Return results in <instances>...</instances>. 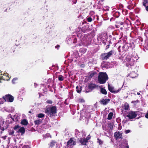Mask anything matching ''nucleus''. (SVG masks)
<instances>
[{"mask_svg":"<svg viewBox=\"0 0 148 148\" xmlns=\"http://www.w3.org/2000/svg\"><path fill=\"white\" fill-rule=\"evenodd\" d=\"M108 79V75L106 73L100 72L99 73L98 80L99 84H105Z\"/></svg>","mask_w":148,"mask_h":148,"instance_id":"obj_1","label":"nucleus"},{"mask_svg":"<svg viewBox=\"0 0 148 148\" xmlns=\"http://www.w3.org/2000/svg\"><path fill=\"white\" fill-rule=\"evenodd\" d=\"M45 112L50 116H53L56 113V108L55 106L49 107L46 109Z\"/></svg>","mask_w":148,"mask_h":148,"instance_id":"obj_2","label":"nucleus"},{"mask_svg":"<svg viewBox=\"0 0 148 148\" xmlns=\"http://www.w3.org/2000/svg\"><path fill=\"white\" fill-rule=\"evenodd\" d=\"M113 52L112 50L108 53H102L101 56V58L103 60H107L112 55Z\"/></svg>","mask_w":148,"mask_h":148,"instance_id":"obj_3","label":"nucleus"},{"mask_svg":"<svg viewBox=\"0 0 148 148\" xmlns=\"http://www.w3.org/2000/svg\"><path fill=\"white\" fill-rule=\"evenodd\" d=\"M3 98L5 102H13L14 99L13 96L9 94L5 95Z\"/></svg>","mask_w":148,"mask_h":148,"instance_id":"obj_4","label":"nucleus"},{"mask_svg":"<svg viewBox=\"0 0 148 148\" xmlns=\"http://www.w3.org/2000/svg\"><path fill=\"white\" fill-rule=\"evenodd\" d=\"M128 114L126 115V117L130 119H132L135 118L137 116V114L134 112L130 111L127 113Z\"/></svg>","mask_w":148,"mask_h":148,"instance_id":"obj_5","label":"nucleus"},{"mask_svg":"<svg viewBox=\"0 0 148 148\" xmlns=\"http://www.w3.org/2000/svg\"><path fill=\"white\" fill-rule=\"evenodd\" d=\"M108 88L109 91L112 93H116L119 92L121 90V88H119L117 90H114V87L108 85Z\"/></svg>","mask_w":148,"mask_h":148,"instance_id":"obj_6","label":"nucleus"},{"mask_svg":"<svg viewBox=\"0 0 148 148\" xmlns=\"http://www.w3.org/2000/svg\"><path fill=\"white\" fill-rule=\"evenodd\" d=\"M76 144V143L74 140L73 138H71L67 142V146H69L72 145H75Z\"/></svg>","mask_w":148,"mask_h":148,"instance_id":"obj_7","label":"nucleus"},{"mask_svg":"<svg viewBox=\"0 0 148 148\" xmlns=\"http://www.w3.org/2000/svg\"><path fill=\"white\" fill-rule=\"evenodd\" d=\"M122 134L119 132H115L114 134V136L116 139L122 138Z\"/></svg>","mask_w":148,"mask_h":148,"instance_id":"obj_8","label":"nucleus"},{"mask_svg":"<svg viewBox=\"0 0 148 148\" xmlns=\"http://www.w3.org/2000/svg\"><path fill=\"white\" fill-rule=\"evenodd\" d=\"M98 87V85L92 83H90V84H89L88 87V89H90L91 90H92L97 88Z\"/></svg>","mask_w":148,"mask_h":148,"instance_id":"obj_9","label":"nucleus"},{"mask_svg":"<svg viewBox=\"0 0 148 148\" xmlns=\"http://www.w3.org/2000/svg\"><path fill=\"white\" fill-rule=\"evenodd\" d=\"M129 105L127 103H125L122 106V109L123 111L129 110Z\"/></svg>","mask_w":148,"mask_h":148,"instance_id":"obj_10","label":"nucleus"},{"mask_svg":"<svg viewBox=\"0 0 148 148\" xmlns=\"http://www.w3.org/2000/svg\"><path fill=\"white\" fill-rule=\"evenodd\" d=\"M88 139L87 138H81L80 140V142L82 145H85L87 142Z\"/></svg>","mask_w":148,"mask_h":148,"instance_id":"obj_11","label":"nucleus"},{"mask_svg":"<svg viewBox=\"0 0 148 148\" xmlns=\"http://www.w3.org/2000/svg\"><path fill=\"white\" fill-rule=\"evenodd\" d=\"M88 26H84L83 27L82 29V31L84 33L87 32L89 30L88 29Z\"/></svg>","mask_w":148,"mask_h":148,"instance_id":"obj_12","label":"nucleus"},{"mask_svg":"<svg viewBox=\"0 0 148 148\" xmlns=\"http://www.w3.org/2000/svg\"><path fill=\"white\" fill-rule=\"evenodd\" d=\"M25 130L23 127H21L19 128L17 131L18 133L20 132L21 133V135H23L25 132Z\"/></svg>","mask_w":148,"mask_h":148,"instance_id":"obj_13","label":"nucleus"},{"mask_svg":"<svg viewBox=\"0 0 148 148\" xmlns=\"http://www.w3.org/2000/svg\"><path fill=\"white\" fill-rule=\"evenodd\" d=\"M137 75V74L135 72H131L129 75L130 77L132 78H134L136 77Z\"/></svg>","mask_w":148,"mask_h":148,"instance_id":"obj_14","label":"nucleus"},{"mask_svg":"<svg viewBox=\"0 0 148 148\" xmlns=\"http://www.w3.org/2000/svg\"><path fill=\"white\" fill-rule=\"evenodd\" d=\"M113 15L114 16L118 18L120 15V13L119 12H114L113 13Z\"/></svg>","mask_w":148,"mask_h":148,"instance_id":"obj_15","label":"nucleus"},{"mask_svg":"<svg viewBox=\"0 0 148 148\" xmlns=\"http://www.w3.org/2000/svg\"><path fill=\"white\" fill-rule=\"evenodd\" d=\"M82 86H77L76 87V90L77 92L80 93L82 91Z\"/></svg>","mask_w":148,"mask_h":148,"instance_id":"obj_16","label":"nucleus"},{"mask_svg":"<svg viewBox=\"0 0 148 148\" xmlns=\"http://www.w3.org/2000/svg\"><path fill=\"white\" fill-rule=\"evenodd\" d=\"M56 144V142L55 141L52 140L49 144V147H51V148H52L54 145H55Z\"/></svg>","mask_w":148,"mask_h":148,"instance_id":"obj_17","label":"nucleus"},{"mask_svg":"<svg viewBox=\"0 0 148 148\" xmlns=\"http://www.w3.org/2000/svg\"><path fill=\"white\" fill-rule=\"evenodd\" d=\"M21 123L22 125H26L28 124V122L27 120L25 119H24L21 121Z\"/></svg>","mask_w":148,"mask_h":148,"instance_id":"obj_18","label":"nucleus"},{"mask_svg":"<svg viewBox=\"0 0 148 148\" xmlns=\"http://www.w3.org/2000/svg\"><path fill=\"white\" fill-rule=\"evenodd\" d=\"M101 92L104 95H106L107 94V92L106 90L102 88H101Z\"/></svg>","mask_w":148,"mask_h":148,"instance_id":"obj_19","label":"nucleus"},{"mask_svg":"<svg viewBox=\"0 0 148 148\" xmlns=\"http://www.w3.org/2000/svg\"><path fill=\"white\" fill-rule=\"evenodd\" d=\"M96 74V73L95 71H92L90 73L89 75V78H91L93 77L94 75Z\"/></svg>","mask_w":148,"mask_h":148,"instance_id":"obj_20","label":"nucleus"},{"mask_svg":"<svg viewBox=\"0 0 148 148\" xmlns=\"http://www.w3.org/2000/svg\"><path fill=\"white\" fill-rule=\"evenodd\" d=\"M86 51V49L84 48H82L80 49L79 51L83 53H84Z\"/></svg>","mask_w":148,"mask_h":148,"instance_id":"obj_21","label":"nucleus"},{"mask_svg":"<svg viewBox=\"0 0 148 148\" xmlns=\"http://www.w3.org/2000/svg\"><path fill=\"white\" fill-rule=\"evenodd\" d=\"M58 79L60 81H62L64 79V77L62 75H58Z\"/></svg>","mask_w":148,"mask_h":148,"instance_id":"obj_22","label":"nucleus"},{"mask_svg":"<svg viewBox=\"0 0 148 148\" xmlns=\"http://www.w3.org/2000/svg\"><path fill=\"white\" fill-rule=\"evenodd\" d=\"M113 113L112 112H110L109 113L108 116V120L111 119L112 117L113 116Z\"/></svg>","mask_w":148,"mask_h":148,"instance_id":"obj_23","label":"nucleus"},{"mask_svg":"<svg viewBox=\"0 0 148 148\" xmlns=\"http://www.w3.org/2000/svg\"><path fill=\"white\" fill-rule=\"evenodd\" d=\"M131 44L130 43H129L128 45V44H126L125 45H124L122 48H123V49H124L125 47H127V50L128 49H129V47H130V46H131Z\"/></svg>","mask_w":148,"mask_h":148,"instance_id":"obj_24","label":"nucleus"},{"mask_svg":"<svg viewBox=\"0 0 148 148\" xmlns=\"http://www.w3.org/2000/svg\"><path fill=\"white\" fill-rule=\"evenodd\" d=\"M146 4H148V0H143L142 4L143 6H145Z\"/></svg>","mask_w":148,"mask_h":148,"instance_id":"obj_25","label":"nucleus"},{"mask_svg":"<svg viewBox=\"0 0 148 148\" xmlns=\"http://www.w3.org/2000/svg\"><path fill=\"white\" fill-rule=\"evenodd\" d=\"M41 123L40 120H38L34 121V124L35 125H38L40 124Z\"/></svg>","mask_w":148,"mask_h":148,"instance_id":"obj_26","label":"nucleus"},{"mask_svg":"<svg viewBox=\"0 0 148 148\" xmlns=\"http://www.w3.org/2000/svg\"><path fill=\"white\" fill-rule=\"evenodd\" d=\"M45 116V114H42L40 113L38 114V116L39 118H42Z\"/></svg>","mask_w":148,"mask_h":148,"instance_id":"obj_27","label":"nucleus"},{"mask_svg":"<svg viewBox=\"0 0 148 148\" xmlns=\"http://www.w3.org/2000/svg\"><path fill=\"white\" fill-rule=\"evenodd\" d=\"M110 99H106L105 100L103 99L101 100L100 102H109L110 101Z\"/></svg>","mask_w":148,"mask_h":148,"instance_id":"obj_28","label":"nucleus"},{"mask_svg":"<svg viewBox=\"0 0 148 148\" xmlns=\"http://www.w3.org/2000/svg\"><path fill=\"white\" fill-rule=\"evenodd\" d=\"M18 78H14L13 79L12 81V83L14 84L16 83V81L17 80Z\"/></svg>","mask_w":148,"mask_h":148,"instance_id":"obj_29","label":"nucleus"},{"mask_svg":"<svg viewBox=\"0 0 148 148\" xmlns=\"http://www.w3.org/2000/svg\"><path fill=\"white\" fill-rule=\"evenodd\" d=\"M87 20L88 22H90L92 21V20L91 17H88L87 18Z\"/></svg>","mask_w":148,"mask_h":148,"instance_id":"obj_30","label":"nucleus"},{"mask_svg":"<svg viewBox=\"0 0 148 148\" xmlns=\"http://www.w3.org/2000/svg\"><path fill=\"white\" fill-rule=\"evenodd\" d=\"M112 44V42H111L110 41L109 42V44L107 45L106 46V49H105L106 50L107 49H108L110 48V44Z\"/></svg>","mask_w":148,"mask_h":148,"instance_id":"obj_31","label":"nucleus"},{"mask_svg":"<svg viewBox=\"0 0 148 148\" xmlns=\"http://www.w3.org/2000/svg\"><path fill=\"white\" fill-rule=\"evenodd\" d=\"M104 1V0H101L99 1L98 4H100L102 5L104 3L103 2Z\"/></svg>","mask_w":148,"mask_h":148,"instance_id":"obj_32","label":"nucleus"},{"mask_svg":"<svg viewBox=\"0 0 148 148\" xmlns=\"http://www.w3.org/2000/svg\"><path fill=\"white\" fill-rule=\"evenodd\" d=\"M97 140L98 141V142L99 143V145H101L103 144V142L99 138H97Z\"/></svg>","mask_w":148,"mask_h":148,"instance_id":"obj_33","label":"nucleus"},{"mask_svg":"<svg viewBox=\"0 0 148 148\" xmlns=\"http://www.w3.org/2000/svg\"><path fill=\"white\" fill-rule=\"evenodd\" d=\"M127 8L128 9L131 10L134 7L132 5H129L127 6Z\"/></svg>","mask_w":148,"mask_h":148,"instance_id":"obj_34","label":"nucleus"},{"mask_svg":"<svg viewBox=\"0 0 148 148\" xmlns=\"http://www.w3.org/2000/svg\"><path fill=\"white\" fill-rule=\"evenodd\" d=\"M133 65V64H132L131 63H130V62H129L128 63H127L126 64V65L128 66L129 65H130V66H132V65Z\"/></svg>","mask_w":148,"mask_h":148,"instance_id":"obj_35","label":"nucleus"},{"mask_svg":"<svg viewBox=\"0 0 148 148\" xmlns=\"http://www.w3.org/2000/svg\"><path fill=\"white\" fill-rule=\"evenodd\" d=\"M107 42V40H102V43L104 45H106V44Z\"/></svg>","mask_w":148,"mask_h":148,"instance_id":"obj_36","label":"nucleus"},{"mask_svg":"<svg viewBox=\"0 0 148 148\" xmlns=\"http://www.w3.org/2000/svg\"><path fill=\"white\" fill-rule=\"evenodd\" d=\"M144 6L146 10L148 12V4H146L145 6Z\"/></svg>","mask_w":148,"mask_h":148,"instance_id":"obj_37","label":"nucleus"},{"mask_svg":"<svg viewBox=\"0 0 148 148\" xmlns=\"http://www.w3.org/2000/svg\"><path fill=\"white\" fill-rule=\"evenodd\" d=\"M19 127L18 125H16L14 127V129L16 130Z\"/></svg>","mask_w":148,"mask_h":148,"instance_id":"obj_38","label":"nucleus"},{"mask_svg":"<svg viewBox=\"0 0 148 148\" xmlns=\"http://www.w3.org/2000/svg\"><path fill=\"white\" fill-rule=\"evenodd\" d=\"M130 132V130H126L125 131V132L126 133V134H127V133H129Z\"/></svg>","mask_w":148,"mask_h":148,"instance_id":"obj_39","label":"nucleus"},{"mask_svg":"<svg viewBox=\"0 0 148 148\" xmlns=\"http://www.w3.org/2000/svg\"><path fill=\"white\" fill-rule=\"evenodd\" d=\"M115 20V18H114L112 17L110 19V21H114Z\"/></svg>","mask_w":148,"mask_h":148,"instance_id":"obj_40","label":"nucleus"},{"mask_svg":"<svg viewBox=\"0 0 148 148\" xmlns=\"http://www.w3.org/2000/svg\"><path fill=\"white\" fill-rule=\"evenodd\" d=\"M60 46L59 45H57L56 46H55L56 48H57L58 49V48L60 47Z\"/></svg>","mask_w":148,"mask_h":148,"instance_id":"obj_41","label":"nucleus"},{"mask_svg":"<svg viewBox=\"0 0 148 148\" xmlns=\"http://www.w3.org/2000/svg\"><path fill=\"white\" fill-rule=\"evenodd\" d=\"M109 127L111 129H112L113 128L112 125L110 124V125Z\"/></svg>","mask_w":148,"mask_h":148,"instance_id":"obj_42","label":"nucleus"},{"mask_svg":"<svg viewBox=\"0 0 148 148\" xmlns=\"http://www.w3.org/2000/svg\"><path fill=\"white\" fill-rule=\"evenodd\" d=\"M145 116L147 118H148V112L145 115Z\"/></svg>","mask_w":148,"mask_h":148,"instance_id":"obj_43","label":"nucleus"},{"mask_svg":"<svg viewBox=\"0 0 148 148\" xmlns=\"http://www.w3.org/2000/svg\"><path fill=\"white\" fill-rule=\"evenodd\" d=\"M102 103V104L103 105H106L107 104L108 102H101Z\"/></svg>","mask_w":148,"mask_h":148,"instance_id":"obj_44","label":"nucleus"},{"mask_svg":"<svg viewBox=\"0 0 148 148\" xmlns=\"http://www.w3.org/2000/svg\"><path fill=\"white\" fill-rule=\"evenodd\" d=\"M84 100L83 99H79V102H84Z\"/></svg>","mask_w":148,"mask_h":148,"instance_id":"obj_45","label":"nucleus"},{"mask_svg":"<svg viewBox=\"0 0 148 148\" xmlns=\"http://www.w3.org/2000/svg\"><path fill=\"white\" fill-rule=\"evenodd\" d=\"M29 146L28 145H25L24 146V148H29Z\"/></svg>","mask_w":148,"mask_h":148,"instance_id":"obj_46","label":"nucleus"},{"mask_svg":"<svg viewBox=\"0 0 148 148\" xmlns=\"http://www.w3.org/2000/svg\"><path fill=\"white\" fill-rule=\"evenodd\" d=\"M1 79H3L4 80H5V79H3V77H0V81H1Z\"/></svg>","mask_w":148,"mask_h":148,"instance_id":"obj_47","label":"nucleus"},{"mask_svg":"<svg viewBox=\"0 0 148 148\" xmlns=\"http://www.w3.org/2000/svg\"><path fill=\"white\" fill-rule=\"evenodd\" d=\"M46 135L47 136V137H49L50 136V134H47Z\"/></svg>","mask_w":148,"mask_h":148,"instance_id":"obj_48","label":"nucleus"},{"mask_svg":"<svg viewBox=\"0 0 148 148\" xmlns=\"http://www.w3.org/2000/svg\"><path fill=\"white\" fill-rule=\"evenodd\" d=\"M125 148H129L128 145H127L125 147Z\"/></svg>","mask_w":148,"mask_h":148,"instance_id":"obj_49","label":"nucleus"},{"mask_svg":"<svg viewBox=\"0 0 148 148\" xmlns=\"http://www.w3.org/2000/svg\"><path fill=\"white\" fill-rule=\"evenodd\" d=\"M131 60L130 58H128V59L127 60V61H128L129 62H130Z\"/></svg>","mask_w":148,"mask_h":148,"instance_id":"obj_50","label":"nucleus"},{"mask_svg":"<svg viewBox=\"0 0 148 148\" xmlns=\"http://www.w3.org/2000/svg\"><path fill=\"white\" fill-rule=\"evenodd\" d=\"M1 129V130L3 131H4V128L3 127H1V129Z\"/></svg>","mask_w":148,"mask_h":148,"instance_id":"obj_51","label":"nucleus"},{"mask_svg":"<svg viewBox=\"0 0 148 148\" xmlns=\"http://www.w3.org/2000/svg\"><path fill=\"white\" fill-rule=\"evenodd\" d=\"M120 24L121 25H123V22H121L120 23Z\"/></svg>","mask_w":148,"mask_h":148,"instance_id":"obj_52","label":"nucleus"},{"mask_svg":"<svg viewBox=\"0 0 148 148\" xmlns=\"http://www.w3.org/2000/svg\"><path fill=\"white\" fill-rule=\"evenodd\" d=\"M137 94L138 95H140V93L139 92H137Z\"/></svg>","mask_w":148,"mask_h":148,"instance_id":"obj_53","label":"nucleus"},{"mask_svg":"<svg viewBox=\"0 0 148 148\" xmlns=\"http://www.w3.org/2000/svg\"><path fill=\"white\" fill-rule=\"evenodd\" d=\"M46 102H51V101H47Z\"/></svg>","mask_w":148,"mask_h":148,"instance_id":"obj_54","label":"nucleus"},{"mask_svg":"<svg viewBox=\"0 0 148 148\" xmlns=\"http://www.w3.org/2000/svg\"><path fill=\"white\" fill-rule=\"evenodd\" d=\"M29 113H31V112L30 111H29Z\"/></svg>","mask_w":148,"mask_h":148,"instance_id":"obj_55","label":"nucleus"},{"mask_svg":"<svg viewBox=\"0 0 148 148\" xmlns=\"http://www.w3.org/2000/svg\"><path fill=\"white\" fill-rule=\"evenodd\" d=\"M87 138V139H89V138H89V137H88Z\"/></svg>","mask_w":148,"mask_h":148,"instance_id":"obj_56","label":"nucleus"},{"mask_svg":"<svg viewBox=\"0 0 148 148\" xmlns=\"http://www.w3.org/2000/svg\"><path fill=\"white\" fill-rule=\"evenodd\" d=\"M64 103H66V104H68V103H66V102H64Z\"/></svg>","mask_w":148,"mask_h":148,"instance_id":"obj_57","label":"nucleus"},{"mask_svg":"<svg viewBox=\"0 0 148 148\" xmlns=\"http://www.w3.org/2000/svg\"><path fill=\"white\" fill-rule=\"evenodd\" d=\"M109 19V18H107V19H106V20H108Z\"/></svg>","mask_w":148,"mask_h":148,"instance_id":"obj_58","label":"nucleus"},{"mask_svg":"<svg viewBox=\"0 0 148 148\" xmlns=\"http://www.w3.org/2000/svg\"><path fill=\"white\" fill-rule=\"evenodd\" d=\"M76 3V2H75L74 3L75 4Z\"/></svg>","mask_w":148,"mask_h":148,"instance_id":"obj_59","label":"nucleus"},{"mask_svg":"<svg viewBox=\"0 0 148 148\" xmlns=\"http://www.w3.org/2000/svg\"><path fill=\"white\" fill-rule=\"evenodd\" d=\"M49 103H50V104H51L52 103V102H49Z\"/></svg>","mask_w":148,"mask_h":148,"instance_id":"obj_60","label":"nucleus"},{"mask_svg":"<svg viewBox=\"0 0 148 148\" xmlns=\"http://www.w3.org/2000/svg\"><path fill=\"white\" fill-rule=\"evenodd\" d=\"M123 29V27H121V29Z\"/></svg>","mask_w":148,"mask_h":148,"instance_id":"obj_61","label":"nucleus"},{"mask_svg":"<svg viewBox=\"0 0 148 148\" xmlns=\"http://www.w3.org/2000/svg\"><path fill=\"white\" fill-rule=\"evenodd\" d=\"M14 133V132H12V134H13Z\"/></svg>","mask_w":148,"mask_h":148,"instance_id":"obj_62","label":"nucleus"},{"mask_svg":"<svg viewBox=\"0 0 148 148\" xmlns=\"http://www.w3.org/2000/svg\"><path fill=\"white\" fill-rule=\"evenodd\" d=\"M0 83H1V81H0Z\"/></svg>","mask_w":148,"mask_h":148,"instance_id":"obj_63","label":"nucleus"},{"mask_svg":"<svg viewBox=\"0 0 148 148\" xmlns=\"http://www.w3.org/2000/svg\"><path fill=\"white\" fill-rule=\"evenodd\" d=\"M147 86H148V84H147Z\"/></svg>","mask_w":148,"mask_h":148,"instance_id":"obj_64","label":"nucleus"}]
</instances>
